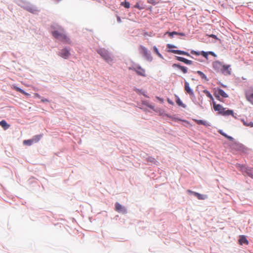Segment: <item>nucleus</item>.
I'll return each instance as SVG.
<instances>
[{
    "instance_id": "nucleus-7",
    "label": "nucleus",
    "mask_w": 253,
    "mask_h": 253,
    "mask_svg": "<svg viewBox=\"0 0 253 253\" xmlns=\"http://www.w3.org/2000/svg\"><path fill=\"white\" fill-rule=\"evenodd\" d=\"M246 98L248 101L253 102V87H250L245 91Z\"/></svg>"
},
{
    "instance_id": "nucleus-4",
    "label": "nucleus",
    "mask_w": 253,
    "mask_h": 253,
    "mask_svg": "<svg viewBox=\"0 0 253 253\" xmlns=\"http://www.w3.org/2000/svg\"><path fill=\"white\" fill-rule=\"evenodd\" d=\"M139 51L147 60L152 61V57L151 55L150 52L147 49V48L143 45H140L139 47Z\"/></svg>"
},
{
    "instance_id": "nucleus-37",
    "label": "nucleus",
    "mask_w": 253,
    "mask_h": 253,
    "mask_svg": "<svg viewBox=\"0 0 253 253\" xmlns=\"http://www.w3.org/2000/svg\"><path fill=\"white\" fill-rule=\"evenodd\" d=\"M218 132H219L220 134H221L222 135L224 136V137H226V135H227L226 134H225V133H224V132L222 131V130H218Z\"/></svg>"
},
{
    "instance_id": "nucleus-26",
    "label": "nucleus",
    "mask_w": 253,
    "mask_h": 253,
    "mask_svg": "<svg viewBox=\"0 0 253 253\" xmlns=\"http://www.w3.org/2000/svg\"><path fill=\"white\" fill-rule=\"evenodd\" d=\"M203 92L209 97L210 98L211 100H213V97L212 96V95L211 94V93L210 92V91H209L208 90H204L203 91Z\"/></svg>"
},
{
    "instance_id": "nucleus-20",
    "label": "nucleus",
    "mask_w": 253,
    "mask_h": 253,
    "mask_svg": "<svg viewBox=\"0 0 253 253\" xmlns=\"http://www.w3.org/2000/svg\"><path fill=\"white\" fill-rule=\"evenodd\" d=\"M0 126L5 130L8 129L10 127V125H8L5 120H2L0 122Z\"/></svg>"
},
{
    "instance_id": "nucleus-11",
    "label": "nucleus",
    "mask_w": 253,
    "mask_h": 253,
    "mask_svg": "<svg viewBox=\"0 0 253 253\" xmlns=\"http://www.w3.org/2000/svg\"><path fill=\"white\" fill-rule=\"evenodd\" d=\"M222 66V63L218 61H215L212 63L213 68L216 71H221Z\"/></svg>"
},
{
    "instance_id": "nucleus-45",
    "label": "nucleus",
    "mask_w": 253,
    "mask_h": 253,
    "mask_svg": "<svg viewBox=\"0 0 253 253\" xmlns=\"http://www.w3.org/2000/svg\"><path fill=\"white\" fill-rule=\"evenodd\" d=\"M216 97L217 99H218V100H220L219 99V97L218 96H216Z\"/></svg>"
},
{
    "instance_id": "nucleus-10",
    "label": "nucleus",
    "mask_w": 253,
    "mask_h": 253,
    "mask_svg": "<svg viewBox=\"0 0 253 253\" xmlns=\"http://www.w3.org/2000/svg\"><path fill=\"white\" fill-rule=\"evenodd\" d=\"M115 210L119 212L126 213V209L119 203H116L115 204Z\"/></svg>"
},
{
    "instance_id": "nucleus-30",
    "label": "nucleus",
    "mask_w": 253,
    "mask_h": 253,
    "mask_svg": "<svg viewBox=\"0 0 253 253\" xmlns=\"http://www.w3.org/2000/svg\"><path fill=\"white\" fill-rule=\"evenodd\" d=\"M134 7L136 8L139 10H141L144 8L143 6L140 5L139 2H136V4L134 6Z\"/></svg>"
},
{
    "instance_id": "nucleus-15",
    "label": "nucleus",
    "mask_w": 253,
    "mask_h": 253,
    "mask_svg": "<svg viewBox=\"0 0 253 253\" xmlns=\"http://www.w3.org/2000/svg\"><path fill=\"white\" fill-rule=\"evenodd\" d=\"M172 67L175 68L177 67L184 74L187 73V68L184 66H181L179 64H174L172 65Z\"/></svg>"
},
{
    "instance_id": "nucleus-28",
    "label": "nucleus",
    "mask_w": 253,
    "mask_h": 253,
    "mask_svg": "<svg viewBox=\"0 0 253 253\" xmlns=\"http://www.w3.org/2000/svg\"><path fill=\"white\" fill-rule=\"evenodd\" d=\"M243 124L247 126H250L251 127H253V123L252 122H250L249 123H246L244 119L241 120Z\"/></svg>"
},
{
    "instance_id": "nucleus-48",
    "label": "nucleus",
    "mask_w": 253,
    "mask_h": 253,
    "mask_svg": "<svg viewBox=\"0 0 253 253\" xmlns=\"http://www.w3.org/2000/svg\"><path fill=\"white\" fill-rule=\"evenodd\" d=\"M210 53L211 54H213V53L212 52H210Z\"/></svg>"
},
{
    "instance_id": "nucleus-2",
    "label": "nucleus",
    "mask_w": 253,
    "mask_h": 253,
    "mask_svg": "<svg viewBox=\"0 0 253 253\" xmlns=\"http://www.w3.org/2000/svg\"><path fill=\"white\" fill-rule=\"evenodd\" d=\"M236 167L239 170L242 172L244 175L247 174L250 177L253 178V168L250 167H246L243 165L237 164Z\"/></svg>"
},
{
    "instance_id": "nucleus-18",
    "label": "nucleus",
    "mask_w": 253,
    "mask_h": 253,
    "mask_svg": "<svg viewBox=\"0 0 253 253\" xmlns=\"http://www.w3.org/2000/svg\"><path fill=\"white\" fill-rule=\"evenodd\" d=\"M239 242L240 245H243V244L248 245L249 242L246 237L244 236H241L239 240Z\"/></svg>"
},
{
    "instance_id": "nucleus-36",
    "label": "nucleus",
    "mask_w": 253,
    "mask_h": 253,
    "mask_svg": "<svg viewBox=\"0 0 253 253\" xmlns=\"http://www.w3.org/2000/svg\"><path fill=\"white\" fill-rule=\"evenodd\" d=\"M167 34H168L169 37H172L174 35V34H176V33H174V32H167Z\"/></svg>"
},
{
    "instance_id": "nucleus-29",
    "label": "nucleus",
    "mask_w": 253,
    "mask_h": 253,
    "mask_svg": "<svg viewBox=\"0 0 253 253\" xmlns=\"http://www.w3.org/2000/svg\"><path fill=\"white\" fill-rule=\"evenodd\" d=\"M153 50H154V51L158 55V56L161 58H163V56L162 55V54L159 52V50L158 49V48H157L156 46H154L153 47Z\"/></svg>"
},
{
    "instance_id": "nucleus-3",
    "label": "nucleus",
    "mask_w": 253,
    "mask_h": 253,
    "mask_svg": "<svg viewBox=\"0 0 253 253\" xmlns=\"http://www.w3.org/2000/svg\"><path fill=\"white\" fill-rule=\"evenodd\" d=\"M129 69L134 71L138 75L140 76L143 77H146L147 76L145 70L139 65L130 67Z\"/></svg>"
},
{
    "instance_id": "nucleus-12",
    "label": "nucleus",
    "mask_w": 253,
    "mask_h": 253,
    "mask_svg": "<svg viewBox=\"0 0 253 253\" xmlns=\"http://www.w3.org/2000/svg\"><path fill=\"white\" fill-rule=\"evenodd\" d=\"M213 107L214 110L215 111H218L220 114H221L222 111L225 110L221 105L216 104L214 102H213Z\"/></svg>"
},
{
    "instance_id": "nucleus-1",
    "label": "nucleus",
    "mask_w": 253,
    "mask_h": 253,
    "mask_svg": "<svg viewBox=\"0 0 253 253\" xmlns=\"http://www.w3.org/2000/svg\"><path fill=\"white\" fill-rule=\"evenodd\" d=\"M52 36L65 43H71L69 38L65 34L62 28H60L59 31H53L52 32Z\"/></svg>"
},
{
    "instance_id": "nucleus-47",
    "label": "nucleus",
    "mask_w": 253,
    "mask_h": 253,
    "mask_svg": "<svg viewBox=\"0 0 253 253\" xmlns=\"http://www.w3.org/2000/svg\"><path fill=\"white\" fill-rule=\"evenodd\" d=\"M167 116H168V117H169V118H171L172 119H173L172 117H171L170 116H168V115H167Z\"/></svg>"
},
{
    "instance_id": "nucleus-5",
    "label": "nucleus",
    "mask_w": 253,
    "mask_h": 253,
    "mask_svg": "<svg viewBox=\"0 0 253 253\" xmlns=\"http://www.w3.org/2000/svg\"><path fill=\"white\" fill-rule=\"evenodd\" d=\"M167 47L169 49L168 50L169 52H171V53H173L174 54H182V55H187V56H190L189 54L187 52H185L184 51H181V50H179L171 49L172 48H176V46L173 44H168L167 45Z\"/></svg>"
},
{
    "instance_id": "nucleus-17",
    "label": "nucleus",
    "mask_w": 253,
    "mask_h": 253,
    "mask_svg": "<svg viewBox=\"0 0 253 253\" xmlns=\"http://www.w3.org/2000/svg\"><path fill=\"white\" fill-rule=\"evenodd\" d=\"M194 121L198 125H202L207 126H210V125L208 123L203 120L195 119L194 120Z\"/></svg>"
},
{
    "instance_id": "nucleus-32",
    "label": "nucleus",
    "mask_w": 253,
    "mask_h": 253,
    "mask_svg": "<svg viewBox=\"0 0 253 253\" xmlns=\"http://www.w3.org/2000/svg\"><path fill=\"white\" fill-rule=\"evenodd\" d=\"M201 54L204 57L206 58H208V54L207 52L203 51L201 52Z\"/></svg>"
},
{
    "instance_id": "nucleus-24",
    "label": "nucleus",
    "mask_w": 253,
    "mask_h": 253,
    "mask_svg": "<svg viewBox=\"0 0 253 253\" xmlns=\"http://www.w3.org/2000/svg\"><path fill=\"white\" fill-rule=\"evenodd\" d=\"M42 137V134L37 135L34 136L32 138V140H33L34 143H37V142H38L41 139Z\"/></svg>"
},
{
    "instance_id": "nucleus-33",
    "label": "nucleus",
    "mask_w": 253,
    "mask_h": 253,
    "mask_svg": "<svg viewBox=\"0 0 253 253\" xmlns=\"http://www.w3.org/2000/svg\"><path fill=\"white\" fill-rule=\"evenodd\" d=\"M147 161H149L150 162H154L155 161V160L154 158L150 157L147 158Z\"/></svg>"
},
{
    "instance_id": "nucleus-38",
    "label": "nucleus",
    "mask_w": 253,
    "mask_h": 253,
    "mask_svg": "<svg viewBox=\"0 0 253 253\" xmlns=\"http://www.w3.org/2000/svg\"><path fill=\"white\" fill-rule=\"evenodd\" d=\"M225 137L227 138L229 140H233V137H232L231 136H228L227 135H226Z\"/></svg>"
},
{
    "instance_id": "nucleus-16",
    "label": "nucleus",
    "mask_w": 253,
    "mask_h": 253,
    "mask_svg": "<svg viewBox=\"0 0 253 253\" xmlns=\"http://www.w3.org/2000/svg\"><path fill=\"white\" fill-rule=\"evenodd\" d=\"M11 88L14 90H15L17 91L20 92V93L24 94L26 96H30V94L26 92L24 90L21 89L20 88L15 86V85H12L11 86Z\"/></svg>"
},
{
    "instance_id": "nucleus-9",
    "label": "nucleus",
    "mask_w": 253,
    "mask_h": 253,
    "mask_svg": "<svg viewBox=\"0 0 253 253\" xmlns=\"http://www.w3.org/2000/svg\"><path fill=\"white\" fill-rule=\"evenodd\" d=\"M221 72L226 75H230L231 74V69L230 65H223L221 70Z\"/></svg>"
},
{
    "instance_id": "nucleus-22",
    "label": "nucleus",
    "mask_w": 253,
    "mask_h": 253,
    "mask_svg": "<svg viewBox=\"0 0 253 253\" xmlns=\"http://www.w3.org/2000/svg\"><path fill=\"white\" fill-rule=\"evenodd\" d=\"M193 195L195 196L199 200H204L207 198V196L204 195H202L197 192H193Z\"/></svg>"
},
{
    "instance_id": "nucleus-39",
    "label": "nucleus",
    "mask_w": 253,
    "mask_h": 253,
    "mask_svg": "<svg viewBox=\"0 0 253 253\" xmlns=\"http://www.w3.org/2000/svg\"><path fill=\"white\" fill-rule=\"evenodd\" d=\"M34 96H35V97H37V98H41V96L40 95V94H39L37 93H35L34 94Z\"/></svg>"
},
{
    "instance_id": "nucleus-42",
    "label": "nucleus",
    "mask_w": 253,
    "mask_h": 253,
    "mask_svg": "<svg viewBox=\"0 0 253 253\" xmlns=\"http://www.w3.org/2000/svg\"><path fill=\"white\" fill-rule=\"evenodd\" d=\"M210 37H211V38H214V39H216V38H216V36H215V35H213V34H212V35H210Z\"/></svg>"
},
{
    "instance_id": "nucleus-44",
    "label": "nucleus",
    "mask_w": 253,
    "mask_h": 253,
    "mask_svg": "<svg viewBox=\"0 0 253 253\" xmlns=\"http://www.w3.org/2000/svg\"><path fill=\"white\" fill-rule=\"evenodd\" d=\"M187 192L189 193H192L193 194V192H194V191H192L191 190H188L187 191Z\"/></svg>"
},
{
    "instance_id": "nucleus-31",
    "label": "nucleus",
    "mask_w": 253,
    "mask_h": 253,
    "mask_svg": "<svg viewBox=\"0 0 253 253\" xmlns=\"http://www.w3.org/2000/svg\"><path fill=\"white\" fill-rule=\"evenodd\" d=\"M176 103L179 105V106H182L183 107H184V105L182 103V101H181V100L178 98L176 101Z\"/></svg>"
},
{
    "instance_id": "nucleus-21",
    "label": "nucleus",
    "mask_w": 253,
    "mask_h": 253,
    "mask_svg": "<svg viewBox=\"0 0 253 253\" xmlns=\"http://www.w3.org/2000/svg\"><path fill=\"white\" fill-rule=\"evenodd\" d=\"M217 93L222 97L224 98L228 97V95L223 90L219 88L217 89Z\"/></svg>"
},
{
    "instance_id": "nucleus-14",
    "label": "nucleus",
    "mask_w": 253,
    "mask_h": 253,
    "mask_svg": "<svg viewBox=\"0 0 253 253\" xmlns=\"http://www.w3.org/2000/svg\"><path fill=\"white\" fill-rule=\"evenodd\" d=\"M176 58L177 60L181 61V62H183L186 64L191 65L192 64V61L188 60L185 58H183L182 57H179V56H176Z\"/></svg>"
},
{
    "instance_id": "nucleus-46",
    "label": "nucleus",
    "mask_w": 253,
    "mask_h": 253,
    "mask_svg": "<svg viewBox=\"0 0 253 253\" xmlns=\"http://www.w3.org/2000/svg\"><path fill=\"white\" fill-rule=\"evenodd\" d=\"M148 107H149V108H152V109H153V107L152 106H148Z\"/></svg>"
},
{
    "instance_id": "nucleus-13",
    "label": "nucleus",
    "mask_w": 253,
    "mask_h": 253,
    "mask_svg": "<svg viewBox=\"0 0 253 253\" xmlns=\"http://www.w3.org/2000/svg\"><path fill=\"white\" fill-rule=\"evenodd\" d=\"M184 89L186 92L190 95H194L192 89L190 88V84L187 82H185Z\"/></svg>"
},
{
    "instance_id": "nucleus-41",
    "label": "nucleus",
    "mask_w": 253,
    "mask_h": 253,
    "mask_svg": "<svg viewBox=\"0 0 253 253\" xmlns=\"http://www.w3.org/2000/svg\"><path fill=\"white\" fill-rule=\"evenodd\" d=\"M48 101H49L47 99H42L41 100V102H47Z\"/></svg>"
},
{
    "instance_id": "nucleus-8",
    "label": "nucleus",
    "mask_w": 253,
    "mask_h": 253,
    "mask_svg": "<svg viewBox=\"0 0 253 253\" xmlns=\"http://www.w3.org/2000/svg\"><path fill=\"white\" fill-rule=\"evenodd\" d=\"M58 55L64 59H67L70 55V49L67 48L62 49L59 52Z\"/></svg>"
},
{
    "instance_id": "nucleus-34",
    "label": "nucleus",
    "mask_w": 253,
    "mask_h": 253,
    "mask_svg": "<svg viewBox=\"0 0 253 253\" xmlns=\"http://www.w3.org/2000/svg\"><path fill=\"white\" fill-rule=\"evenodd\" d=\"M191 53L192 54L196 55H199L200 54V52H197L196 51H194V50H192Z\"/></svg>"
},
{
    "instance_id": "nucleus-43",
    "label": "nucleus",
    "mask_w": 253,
    "mask_h": 253,
    "mask_svg": "<svg viewBox=\"0 0 253 253\" xmlns=\"http://www.w3.org/2000/svg\"><path fill=\"white\" fill-rule=\"evenodd\" d=\"M168 102L170 104H173V102L171 101H170L169 99H168Z\"/></svg>"
},
{
    "instance_id": "nucleus-27",
    "label": "nucleus",
    "mask_w": 253,
    "mask_h": 253,
    "mask_svg": "<svg viewBox=\"0 0 253 253\" xmlns=\"http://www.w3.org/2000/svg\"><path fill=\"white\" fill-rule=\"evenodd\" d=\"M121 5L122 6H124L126 8H128L130 7V3L129 2H128V1H123L121 3Z\"/></svg>"
},
{
    "instance_id": "nucleus-40",
    "label": "nucleus",
    "mask_w": 253,
    "mask_h": 253,
    "mask_svg": "<svg viewBox=\"0 0 253 253\" xmlns=\"http://www.w3.org/2000/svg\"><path fill=\"white\" fill-rule=\"evenodd\" d=\"M117 21L118 23L121 22L122 21H121V19L120 17H119V16H117Z\"/></svg>"
},
{
    "instance_id": "nucleus-19",
    "label": "nucleus",
    "mask_w": 253,
    "mask_h": 253,
    "mask_svg": "<svg viewBox=\"0 0 253 253\" xmlns=\"http://www.w3.org/2000/svg\"><path fill=\"white\" fill-rule=\"evenodd\" d=\"M223 116H229L231 115L232 116H234V112L232 110H224L222 111V114H221Z\"/></svg>"
},
{
    "instance_id": "nucleus-23",
    "label": "nucleus",
    "mask_w": 253,
    "mask_h": 253,
    "mask_svg": "<svg viewBox=\"0 0 253 253\" xmlns=\"http://www.w3.org/2000/svg\"><path fill=\"white\" fill-rule=\"evenodd\" d=\"M197 73L200 76V77L202 79L205 80L206 81H208L209 79L207 78L206 75L203 73L202 72L200 71H197Z\"/></svg>"
},
{
    "instance_id": "nucleus-35",
    "label": "nucleus",
    "mask_w": 253,
    "mask_h": 253,
    "mask_svg": "<svg viewBox=\"0 0 253 253\" xmlns=\"http://www.w3.org/2000/svg\"><path fill=\"white\" fill-rule=\"evenodd\" d=\"M174 33H176V34H174L175 35H180V36H185V34L184 33H178V32H174Z\"/></svg>"
},
{
    "instance_id": "nucleus-6",
    "label": "nucleus",
    "mask_w": 253,
    "mask_h": 253,
    "mask_svg": "<svg viewBox=\"0 0 253 253\" xmlns=\"http://www.w3.org/2000/svg\"><path fill=\"white\" fill-rule=\"evenodd\" d=\"M98 53L107 62H109L112 61V59L107 50L105 49H100L98 50Z\"/></svg>"
},
{
    "instance_id": "nucleus-25",
    "label": "nucleus",
    "mask_w": 253,
    "mask_h": 253,
    "mask_svg": "<svg viewBox=\"0 0 253 253\" xmlns=\"http://www.w3.org/2000/svg\"><path fill=\"white\" fill-rule=\"evenodd\" d=\"M34 143L32 139L25 140L23 141V144L25 145L30 146Z\"/></svg>"
}]
</instances>
